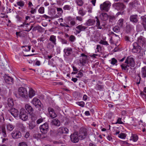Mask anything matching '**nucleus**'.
<instances>
[{
  "label": "nucleus",
  "instance_id": "nucleus-1",
  "mask_svg": "<svg viewBox=\"0 0 146 146\" xmlns=\"http://www.w3.org/2000/svg\"><path fill=\"white\" fill-rule=\"evenodd\" d=\"M87 135V129L83 127H81L79 129L78 135L80 139L82 140L85 139Z\"/></svg>",
  "mask_w": 146,
  "mask_h": 146
},
{
  "label": "nucleus",
  "instance_id": "nucleus-2",
  "mask_svg": "<svg viewBox=\"0 0 146 146\" xmlns=\"http://www.w3.org/2000/svg\"><path fill=\"white\" fill-rule=\"evenodd\" d=\"M31 102L36 108H38V110L39 111L41 110L42 108L43 105L39 99L36 97H35L34 98Z\"/></svg>",
  "mask_w": 146,
  "mask_h": 146
},
{
  "label": "nucleus",
  "instance_id": "nucleus-3",
  "mask_svg": "<svg viewBox=\"0 0 146 146\" xmlns=\"http://www.w3.org/2000/svg\"><path fill=\"white\" fill-rule=\"evenodd\" d=\"M110 6V3L108 1H106L100 5V9L101 11L107 12L109 9Z\"/></svg>",
  "mask_w": 146,
  "mask_h": 146
},
{
  "label": "nucleus",
  "instance_id": "nucleus-4",
  "mask_svg": "<svg viewBox=\"0 0 146 146\" xmlns=\"http://www.w3.org/2000/svg\"><path fill=\"white\" fill-rule=\"evenodd\" d=\"M113 6L115 9L118 11H122L125 7V6L123 3L118 2L114 3L113 5Z\"/></svg>",
  "mask_w": 146,
  "mask_h": 146
},
{
  "label": "nucleus",
  "instance_id": "nucleus-5",
  "mask_svg": "<svg viewBox=\"0 0 146 146\" xmlns=\"http://www.w3.org/2000/svg\"><path fill=\"white\" fill-rule=\"evenodd\" d=\"M19 117L21 119L24 121H26L27 119V113L24 108H22L21 109Z\"/></svg>",
  "mask_w": 146,
  "mask_h": 146
},
{
  "label": "nucleus",
  "instance_id": "nucleus-6",
  "mask_svg": "<svg viewBox=\"0 0 146 146\" xmlns=\"http://www.w3.org/2000/svg\"><path fill=\"white\" fill-rule=\"evenodd\" d=\"M18 94L20 96L26 98L27 94L26 89L23 87L19 88L18 90Z\"/></svg>",
  "mask_w": 146,
  "mask_h": 146
},
{
  "label": "nucleus",
  "instance_id": "nucleus-7",
  "mask_svg": "<svg viewBox=\"0 0 146 146\" xmlns=\"http://www.w3.org/2000/svg\"><path fill=\"white\" fill-rule=\"evenodd\" d=\"M133 46V48L132 49L133 52L136 53H139L140 52L141 47L137 42H134Z\"/></svg>",
  "mask_w": 146,
  "mask_h": 146
},
{
  "label": "nucleus",
  "instance_id": "nucleus-8",
  "mask_svg": "<svg viewBox=\"0 0 146 146\" xmlns=\"http://www.w3.org/2000/svg\"><path fill=\"white\" fill-rule=\"evenodd\" d=\"M41 132L43 134H46L48 132L49 126L48 124L45 123L40 126Z\"/></svg>",
  "mask_w": 146,
  "mask_h": 146
},
{
  "label": "nucleus",
  "instance_id": "nucleus-9",
  "mask_svg": "<svg viewBox=\"0 0 146 146\" xmlns=\"http://www.w3.org/2000/svg\"><path fill=\"white\" fill-rule=\"evenodd\" d=\"M137 42L141 47H145L146 45L145 39L143 36H140L138 38Z\"/></svg>",
  "mask_w": 146,
  "mask_h": 146
},
{
  "label": "nucleus",
  "instance_id": "nucleus-10",
  "mask_svg": "<svg viewBox=\"0 0 146 146\" xmlns=\"http://www.w3.org/2000/svg\"><path fill=\"white\" fill-rule=\"evenodd\" d=\"M87 56L83 53L81 54L80 56V62L84 66L87 62Z\"/></svg>",
  "mask_w": 146,
  "mask_h": 146
},
{
  "label": "nucleus",
  "instance_id": "nucleus-11",
  "mask_svg": "<svg viewBox=\"0 0 146 146\" xmlns=\"http://www.w3.org/2000/svg\"><path fill=\"white\" fill-rule=\"evenodd\" d=\"M125 63L131 67H134L135 64V62L133 58L130 57H128L127 58Z\"/></svg>",
  "mask_w": 146,
  "mask_h": 146
},
{
  "label": "nucleus",
  "instance_id": "nucleus-12",
  "mask_svg": "<svg viewBox=\"0 0 146 146\" xmlns=\"http://www.w3.org/2000/svg\"><path fill=\"white\" fill-rule=\"evenodd\" d=\"M87 27L82 25H80L76 27L75 29L76 34L80 33L82 31H84L86 29Z\"/></svg>",
  "mask_w": 146,
  "mask_h": 146
},
{
  "label": "nucleus",
  "instance_id": "nucleus-13",
  "mask_svg": "<svg viewBox=\"0 0 146 146\" xmlns=\"http://www.w3.org/2000/svg\"><path fill=\"white\" fill-rule=\"evenodd\" d=\"M134 29V27L131 24L126 23L125 27V30L126 33H130Z\"/></svg>",
  "mask_w": 146,
  "mask_h": 146
},
{
  "label": "nucleus",
  "instance_id": "nucleus-14",
  "mask_svg": "<svg viewBox=\"0 0 146 146\" xmlns=\"http://www.w3.org/2000/svg\"><path fill=\"white\" fill-rule=\"evenodd\" d=\"M78 136V134L76 133L71 134L70 137L72 141L74 143L78 142L79 141Z\"/></svg>",
  "mask_w": 146,
  "mask_h": 146
},
{
  "label": "nucleus",
  "instance_id": "nucleus-15",
  "mask_svg": "<svg viewBox=\"0 0 146 146\" xmlns=\"http://www.w3.org/2000/svg\"><path fill=\"white\" fill-rule=\"evenodd\" d=\"M4 80L7 84H11L13 83V79L11 77L5 74L4 76Z\"/></svg>",
  "mask_w": 146,
  "mask_h": 146
},
{
  "label": "nucleus",
  "instance_id": "nucleus-16",
  "mask_svg": "<svg viewBox=\"0 0 146 146\" xmlns=\"http://www.w3.org/2000/svg\"><path fill=\"white\" fill-rule=\"evenodd\" d=\"M48 110L49 113L50 117L51 118H54L56 117L57 115L53 108L49 107L48 108Z\"/></svg>",
  "mask_w": 146,
  "mask_h": 146
},
{
  "label": "nucleus",
  "instance_id": "nucleus-17",
  "mask_svg": "<svg viewBox=\"0 0 146 146\" xmlns=\"http://www.w3.org/2000/svg\"><path fill=\"white\" fill-rule=\"evenodd\" d=\"M12 136L14 139H18L21 136V134L19 131H15L12 133Z\"/></svg>",
  "mask_w": 146,
  "mask_h": 146
},
{
  "label": "nucleus",
  "instance_id": "nucleus-18",
  "mask_svg": "<svg viewBox=\"0 0 146 146\" xmlns=\"http://www.w3.org/2000/svg\"><path fill=\"white\" fill-rule=\"evenodd\" d=\"M11 114L15 117H18L19 115L18 111L14 108H12L10 111Z\"/></svg>",
  "mask_w": 146,
  "mask_h": 146
},
{
  "label": "nucleus",
  "instance_id": "nucleus-19",
  "mask_svg": "<svg viewBox=\"0 0 146 146\" xmlns=\"http://www.w3.org/2000/svg\"><path fill=\"white\" fill-rule=\"evenodd\" d=\"M68 129L64 127H61L59 128L58 130L59 134H62L63 133H68Z\"/></svg>",
  "mask_w": 146,
  "mask_h": 146
},
{
  "label": "nucleus",
  "instance_id": "nucleus-20",
  "mask_svg": "<svg viewBox=\"0 0 146 146\" xmlns=\"http://www.w3.org/2000/svg\"><path fill=\"white\" fill-rule=\"evenodd\" d=\"M130 21L133 23H137L138 21V16L137 15H131L130 17Z\"/></svg>",
  "mask_w": 146,
  "mask_h": 146
},
{
  "label": "nucleus",
  "instance_id": "nucleus-21",
  "mask_svg": "<svg viewBox=\"0 0 146 146\" xmlns=\"http://www.w3.org/2000/svg\"><path fill=\"white\" fill-rule=\"evenodd\" d=\"M2 132L3 135L5 137H6L7 136L6 131L4 125H0V134Z\"/></svg>",
  "mask_w": 146,
  "mask_h": 146
},
{
  "label": "nucleus",
  "instance_id": "nucleus-22",
  "mask_svg": "<svg viewBox=\"0 0 146 146\" xmlns=\"http://www.w3.org/2000/svg\"><path fill=\"white\" fill-rule=\"evenodd\" d=\"M72 49L71 48H67L64 49V52L67 56H70L72 52Z\"/></svg>",
  "mask_w": 146,
  "mask_h": 146
},
{
  "label": "nucleus",
  "instance_id": "nucleus-23",
  "mask_svg": "<svg viewBox=\"0 0 146 146\" xmlns=\"http://www.w3.org/2000/svg\"><path fill=\"white\" fill-rule=\"evenodd\" d=\"M100 17L102 20L104 21H106L108 20V16L106 13H103L101 14Z\"/></svg>",
  "mask_w": 146,
  "mask_h": 146
},
{
  "label": "nucleus",
  "instance_id": "nucleus-24",
  "mask_svg": "<svg viewBox=\"0 0 146 146\" xmlns=\"http://www.w3.org/2000/svg\"><path fill=\"white\" fill-rule=\"evenodd\" d=\"M96 21L93 19H89L87 21L86 24L88 26L93 25L95 23Z\"/></svg>",
  "mask_w": 146,
  "mask_h": 146
},
{
  "label": "nucleus",
  "instance_id": "nucleus-25",
  "mask_svg": "<svg viewBox=\"0 0 146 146\" xmlns=\"http://www.w3.org/2000/svg\"><path fill=\"white\" fill-rule=\"evenodd\" d=\"M21 27L22 28L23 30L27 31V23L26 20L23 23V24L21 25Z\"/></svg>",
  "mask_w": 146,
  "mask_h": 146
},
{
  "label": "nucleus",
  "instance_id": "nucleus-26",
  "mask_svg": "<svg viewBox=\"0 0 146 146\" xmlns=\"http://www.w3.org/2000/svg\"><path fill=\"white\" fill-rule=\"evenodd\" d=\"M95 18L96 19V26L97 27L98 29H102V26L100 25V22L97 17H96Z\"/></svg>",
  "mask_w": 146,
  "mask_h": 146
},
{
  "label": "nucleus",
  "instance_id": "nucleus-27",
  "mask_svg": "<svg viewBox=\"0 0 146 146\" xmlns=\"http://www.w3.org/2000/svg\"><path fill=\"white\" fill-rule=\"evenodd\" d=\"M35 95L34 90L32 88H30L29 91V96L30 98H31Z\"/></svg>",
  "mask_w": 146,
  "mask_h": 146
},
{
  "label": "nucleus",
  "instance_id": "nucleus-28",
  "mask_svg": "<svg viewBox=\"0 0 146 146\" xmlns=\"http://www.w3.org/2000/svg\"><path fill=\"white\" fill-rule=\"evenodd\" d=\"M52 124L57 126H59L60 125V123L59 121L56 119H54L52 120Z\"/></svg>",
  "mask_w": 146,
  "mask_h": 146
},
{
  "label": "nucleus",
  "instance_id": "nucleus-29",
  "mask_svg": "<svg viewBox=\"0 0 146 146\" xmlns=\"http://www.w3.org/2000/svg\"><path fill=\"white\" fill-rule=\"evenodd\" d=\"M49 40L52 42V43L54 45L56 44V36L52 35L50 37Z\"/></svg>",
  "mask_w": 146,
  "mask_h": 146
},
{
  "label": "nucleus",
  "instance_id": "nucleus-30",
  "mask_svg": "<svg viewBox=\"0 0 146 146\" xmlns=\"http://www.w3.org/2000/svg\"><path fill=\"white\" fill-rule=\"evenodd\" d=\"M8 105L9 107H12L14 105V103L12 99L9 98L7 100Z\"/></svg>",
  "mask_w": 146,
  "mask_h": 146
},
{
  "label": "nucleus",
  "instance_id": "nucleus-31",
  "mask_svg": "<svg viewBox=\"0 0 146 146\" xmlns=\"http://www.w3.org/2000/svg\"><path fill=\"white\" fill-rule=\"evenodd\" d=\"M138 139V137L137 135L135 134H132L130 140H133V141H136Z\"/></svg>",
  "mask_w": 146,
  "mask_h": 146
},
{
  "label": "nucleus",
  "instance_id": "nucleus-32",
  "mask_svg": "<svg viewBox=\"0 0 146 146\" xmlns=\"http://www.w3.org/2000/svg\"><path fill=\"white\" fill-rule=\"evenodd\" d=\"M123 21L124 20L123 19H120L119 20L117 23V24L119 26V27H123Z\"/></svg>",
  "mask_w": 146,
  "mask_h": 146
},
{
  "label": "nucleus",
  "instance_id": "nucleus-33",
  "mask_svg": "<svg viewBox=\"0 0 146 146\" xmlns=\"http://www.w3.org/2000/svg\"><path fill=\"white\" fill-rule=\"evenodd\" d=\"M43 29L40 26H37L34 27L33 29L34 31L38 30L40 32H42L43 31Z\"/></svg>",
  "mask_w": 146,
  "mask_h": 146
},
{
  "label": "nucleus",
  "instance_id": "nucleus-34",
  "mask_svg": "<svg viewBox=\"0 0 146 146\" xmlns=\"http://www.w3.org/2000/svg\"><path fill=\"white\" fill-rule=\"evenodd\" d=\"M54 47V45L51 42L48 43L46 45V48L49 49H51Z\"/></svg>",
  "mask_w": 146,
  "mask_h": 146
},
{
  "label": "nucleus",
  "instance_id": "nucleus-35",
  "mask_svg": "<svg viewBox=\"0 0 146 146\" xmlns=\"http://www.w3.org/2000/svg\"><path fill=\"white\" fill-rule=\"evenodd\" d=\"M28 110H29L28 111V112H29V113L31 115H34L33 114V108L30 106L28 105Z\"/></svg>",
  "mask_w": 146,
  "mask_h": 146
},
{
  "label": "nucleus",
  "instance_id": "nucleus-36",
  "mask_svg": "<svg viewBox=\"0 0 146 146\" xmlns=\"http://www.w3.org/2000/svg\"><path fill=\"white\" fill-rule=\"evenodd\" d=\"M7 128L8 130L10 131H11L14 129V127L12 124H9L7 125Z\"/></svg>",
  "mask_w": 146,
  "mask_h": 146
},
{
  "label": "nucleus",
  "instance_id": "nucleus-37",
  "mask_svg": "<svg viewBox=\"0 0 146 146\" xmlns=\"http://www.w3.org/2000/svg\"><path fill=\"white\" fill-rule=\"evenodd\" d=\"M76 2L77 5L79 6H82L84 3L82 0H76Z\"/></svg>",
  "mask_w": 146,
  "mask_h": 146
},
{
  "label": "nucleus",
  "instance_id": "nucleus-38",
  "mask_svg": "<svg viewBox=\"0 0 146 146\" xmlns=\"http://www.w3.org/2000/svg\"><path fill=\"white\" fill-rule=\"evenodd\" d=\"M35 126V122L34 121H32L30 123L29 125V128L30 129H32Z\"/></svg>",
  "mask_w": 146,
  "mask_h": 146
},
{
  "label": "nucleus",
  "instance_id": "nucleus-39",
  "mask_svg": "<svg viewBox=\"0 0 146 146\" xmlns=\"http://www.w3.org/2000/svg\"><path fill=\"white\" fill-rule=\"evenodd\" d=\"M79 14L83 16L85 14V13L84 11L83 8H81L78 12Z\"/></svg>",
  "mask_w": 146,
  "mask_h": 146
},
{
  "label": "nucleus",
  "instance_id": "nucleus-40",
  "mask_svg": "<svg viewBox=\"0 0 146 146\" xmlns=\"http://www.w3.org/2000/svg\"><path fill=\"white\" fill-rule=\"evenodd\" d=\"M142 77H146V70L145 68L144 67L142 68Z\"/></svg>",
  "mask_w": 146,
  "mask_h": 146
},
{
  "label": "nucleus",
  "instance_id": "nucleus-41",
  "mask_svg": "<svg viewBox=\"0 0 146 146\" xmlns=\"http://www.w3.org/2000/svg\"><path fill=\"white\" fill-rule=\"evenodd\" d=\"M71 8L70 6L68 5H66L64 6L63 7V9L65 10L70 11Z\"/></svg>",
  "mask_w": 146,
  "mask_h": 146
},
{
  "label": "nucleus",
  "instance_id": "nucleus-42",
  "mask_svg": "<svg viewBox=\"0 0 146 146\" xmlns=\"http://www.w3.org/2000/svg\"><path fill=\"white\" fill-rule=\"evenodd\" d=\"M121 66L122 70H126L127 72H128V69L127 68V66L129 67V65H127L125 66L124 64H122Z\"/></svg>",
  "mask_w": 146,
  "mask_h": 146
},
{
  "label": "nucleus",
  "instance_id": "nucleus-43",
  "mask_svg": "<svg viewBox=\"0 0 146 146\" xmlns=\"http://www.w3.org/2000/svg\"><path fill=\"white\" fill-rule=\"evenodd\" d=\"M17 5L21 7L23 6L25 4L24 2L23 1H21L17 2Z\"/></svg>",
  "mask_w": 146,
  "mask_h": 146
},
{
  "label": "nucleus",
  "instance_id": "nucleus-44",
  "mask_svg": "<svg viewBox=\"0 0 146 146\" xmlns=\"http://www.w3.org/2000/svg\"><path fill=\"white\" fill-rule=\"evenodd\" d=\"M119 27L117 26L113 28V31L116 33H118L120 31Z\"/></svg>",
  "mask_w": 146,
  "mask_h": 146
},
{
  "label": "nucleus",
  "instance_id": "nucleus-45",
  "mask_svg": "<svg viewBox=\"0 0 146 146\" xmlns=\"http://www.w3.org/2000/svg\"><path fill=\"white\" fill-rule=\"evenodd\" d=\"M44 9L43 7H41L38 10V11L39 13L41 14H43L44 13Z\"/></svg>",
  "mask_w": 146,
  "mask_h": 146
},
{
  "label": "nucleus",
  "instance_id": "nucleus-46",
  "mask_svg": "<svg viewBox=\"0 0 146 146\" xmlns=\"http://www.w3.org/2000/svg\"><path fill=\"white\" fill-rule=\"evenodd\" d=\"M141 18L142 20L141 23H146V15L141 16Z\"/></svg>",
  "mask_w": 146,
  "mask_h": 146
},
{
  "label": "nucleus",
  "instance_id": "nucleus-47",
  "mask_svg": "<svg viewBox=\"0 0 146 146\" xmlns=\"http://www.w3.org/2000/svg\"><path fill=\"white\" fill-rule=\"evenodd\" d=\"M137 1V0H135L132 3H130V4L133 7H136L138 4Z\"/></svg>",
  "mask_w": 146,
  "mask_h": 146
},
{
  "label": "nucleus",
  "instance_id": "nucleus-48",
  "mask_svg": "<svg viewBox=\"0 0 146 146\" xmlns=\"http://www.w3.org/2000/svg\"><path fill=\"white\" fill-rule=\"evenodd\" d=\"M76 103L78 105L82 107H83L85 105L84 102L82 101L78 102H77Z\"/></svg>",
  "mask_w": 146,
  "mask_h": 146
},
{
  "label": "nucleus",
  "instance_id": "nucleus-49",
  "mask_svg": "<svg viewBox=\"0 0 146 146\" xmlns=\"http://www.w3.org/2000/svg\"><path fill=\"white\" fill-rule=\"evenodd\" d=\"M100 43L103 45H108L109 44L106 41H104L102 40H101L100 42Z\"/></svg>",
  "mask_w": 146,
  "mask_h": 146
},
{
  "label": "nucleus",
  "instance_id": "nucleus-50",
  "mask_svg": "<svg viewBox=\"0 0 146 146\" xmlns=\"http://www.w3.org/2000/svg\"><path fill=\"white\" fill-rule=\"evenodd\" d=\"M118 137L124 139L126 137V136L124 133H121L119 135Z\"/></svg>",
  "mask_w": 146,
  "mask_h": 146
},
{
  "label": "nucleus",
  "instance_id": "nucleus-51",
  "mask_svg": "<svg viewBox=\"0 0 146 146\" xmlns=\"http://www.w3.org/2000/svg\"><path fill=\"white\" fill-rule=\"evenodd\" d=\"M60 41L63 44H69V42H68L67 40L62 38H61Z\"/></svg>",
  "mask_w": 146,
  "mask_h": 146
},
{
  "label": "nucleus",
  "instance_id": "nucleus-52",
  "mask_svg": "<svg viewBox=\"0 0 146 146\" xmlns=\"http://www.w3.org/2000/svg\"><path fill=\"white\" fill-rule=\"evenodd\" d=\"M75 39V37L73 35H71L69 38V40L72 42H73Z\"/></svg>",
  "mask_w": 146,
  "mask_h": 146
},
{
  "label": "nucleus",
  "instance_id": "nucleus-53",
  "mask_svg": "<svg viewBox=\"0 0 146 146\" xmlns=\"http://www.w3.org/2000/svg\"><path fill=\"white\" fill-rule=\"evenodd\" d=\"M142 28L141 26L140 25H137V30L138 31H142Z\"/></svg>",
  "mask_w": 146,
  "mask_h": 146
},
{
  "label": "nucleus",
  "instance_id": "nucleus-54",
  "mask_svg": "<svg viewBox=\"0 0 146 146\" xmlns=\"http://www.w3.org/2000/svg\"><path fill=\"white\" fill-rule=\"evenodd\" d=\"M76 24V21H75L74 20H73L70 22V26H71L72 27V26H74Z\"/></svg>",
  "mask_w": 146,
  "mask_h": 146
},
{
  "label": "nucleus",
  "instance_id": "nucleus-55",
  "mask_svg": "<svg viewBox=\"0 0 146 146\" xmlns=\"http://www.w3.org/2000/svg\"><path fill=\"white\" fill-rule=\"evenodd\" d=\"M60 26H61L62 27H70V28L72 27L71 26H69L68 25H67V24L65 23L64 24L61 23L60 24Z\"/></svg>",
  "mask_w": 146,
  "mask_h": 146
},
{
  "label": "nucleus",
  "instance_id": "nucleus-56",
  "mask_svg": "<svg viewBox=\"0 0 146 146\" xmlns=\"http://www.w3.org/2000/svg\"><path fill=\"white\" fill-rule=\"evenodd\" d=\"M117 62V60L115 59V58H113L112 59L111 63V64L113 65H114Z\"/></svg>",
  "mask_w": 146,
  "mask_h": 146
},
{
  "label": "nucleus",
  "instance_id": "nucleus-57",
  "mask_svg": "<svg viewBox=\"0 0 146 146\" xmlns=\"http://www.w3.org/2000/svg\"><path fill=\"white\" fill-rule=\"evenodd\" d=\"M125 40L128 42H130L131 41L130 40V38L127 36H125Z\"/></svg>",
  "mask_w": 146,
  "mask_h": 146
},
{
  "label": "nucleus",
  "instance_id": "nucleus-58",
  "mask_svg": "<svg viewBox=\"0 0 146 146\" xmlns=\"http://www.w3.org/2000/svg\"><path fill=\"white\" fill-rule=\"evenodd\" d=\"M121 118L119 117L118 118V119L117 120V123L120 124H123V122H122L121 121Z\"/></svg>",
  "mask_w": 146,
  "mask_h": 146
},
{
  "label": "nucleus",
  "instance_id": "nucleus-59",
  "mask_svg": "<svg viewBox=\"0 0 146 146\" xmlns=\"http://www.w3.org/2000/svg\"><path fill=\"white\" fill-rule=\"evenodd\" d=\"M27 50L26 49H23V56H27V54L26 53V52H27Z\"/></svg>",
  "mask_w": 146,
  "mask_h": 146
},
{
  "label": "nucleus",
  "instance_id": "nucleus-60",
  "mask_svg": "<svg viewBox=\"0 0 146 146\" xmlns=\"http://www.w3.org/2000/svg\"><path fill=\"white\" fill-rule=\"evenodd\" d=\"M19 146H27L26 143L22 142L19 143Z\"/></svg>",
  "mask_w": 146,
  "mask_h": 146
},
{
  "label": "nucleus",
  "instance_id": "nucleus-61",
  "mask_svg": "<svg viewBox=\"0 0 146 146\" xmlns=\"http://www.w3.org/2000/svg\"><path fill=\"white\" fill-rule=\"evenodd\" d=\"M97 89L98 90H100L103 89L104 88V86L102 85H97Z\"/></svg>",
  "mask_w": 146,
  "mask_h": 146
},
{
  "label": "nucleus",
  "instance_id": "nucleus-62",
  "mask_svg": "<svg viewBox=\"0 0 146 146\" xmlns=\"http://www.w3.org/2000/svg\"><path fill=\"white\" fill-rule=\"evenodd\" d=\"M43 121V119L42 118H40L37 120L36 123L37 124H39L42 122Z\"/></svg>",
  "mask_w": 146,
  "mask_h": 146
},
{
  "label": "nucleus",
  "instance_id": "nucleus-63",
  "mask_svg": "<svg viewBox=\"0 0 146 146\" xmlns=\"http://www.w3.org/2000/svg\"><path fill=\"white\" fill-rule=\"evenodd\" d=\"M4 120L5 119L4 117L2 115H1L0 116V123L4 121Z\"/></svg>",
  "mask_w": 146,
  "mask_h": 146
},
{
  "label": "nucleus",
  "instance_id": "nucleus-64",
  "mask_svg": "<svg viewBox=\"0 0 146 146\" xmlns=\"http://www.w3.org/2000/svg\"><path fill=\"white\" fill-rule=\"evenodd\" d=\"M67 20L69 21L70 22L73 20H74V19L71 17L69 16L67 17Z\"/></svg>",
  "mask_w": 146,
  "mask_h": 146
}]
</instances>
